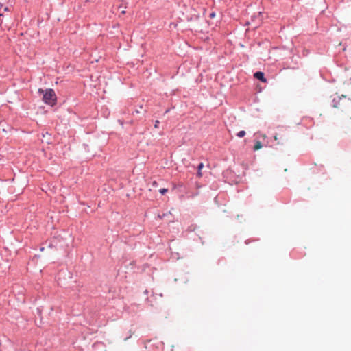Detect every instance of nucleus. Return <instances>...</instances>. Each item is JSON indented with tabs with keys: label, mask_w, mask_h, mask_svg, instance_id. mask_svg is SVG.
<instances>
[{
	"label": "nucleus",
	"mask_w": 351,
	"mask_h": 351,
	"mask_svg": "<svg viewBox=\"0 0 351 351\" xmlns=\"http://www.w3.org/2000/svg\"><path fill=\"white\" fill-rule=\"evenodd\" d=\"M38 92L40 93L43 94V101L49 105V106H54L56 103V95L54 92V90L51 88L46 89L45 90H43V89L40 88L38 90Z\"/></svg>",
	"instance_id": "1"
},
{
	"label": "nucleus",
	"mask_w": 351,
	"mask_h": 351,
	"mask_svg": "<svg viewBox=\"0 0 351 351\" xmlns=\"http://www.w3.org/2000/svg\"><path fill=\"white\" fill-rule=\"evenodd\" d=\"M254 77L263 82H266L267 80L264 77V73L261 71H257L254 74Z\"/></svg>",
	"instance_id": "2"
},
{
	"label": "nucleus",
	"mask_w": 351,
	"mask_h": 351,
	"mask_svg": "<svg viewBox=\"0 0 351 351\" xmlns=\"http://www.w3.org/2000/svg\"><path fill=\"white\" fill-rule=\"evenodd\" d=\"M203 167H204V164L202 162L199 164V165L197 167V177H199V178H201L202 176V169H203Z\"/></svg>",
	"instance_id": "3"
},
{
	"label": "nucleus",
	"mask_w": 351,
	"mask_h": 351,
	"mask_svg": "<svg viewBox=\"0 0 351 351\" xmlns=\"http://www.w3.org/2000/svg\"><path fill=\"white\" fill-rule=\"evenodd\" d=\"M262 147V143L261 141H257L256 143H255V145H254V149L255 151L256 150H258L260 149Z\"/></svg>",
	"instance_id": "4"
},
{
	"label": "nucleus",
	"mask_w": 351,
	"mask_h": 351,
	"mask_svg": "<svg viewBox=\"0 0 351 351\" xmlns=\"http://www.w3.org/2000/svg\"><path fill=\"white\" fill-rule=\"evenodd\" d=\"M245 135V132L244 130H241L237 134V136L239 138H242Z\"/></svg>",
	"instance_id": "5"
},
{
	"label": "nucleus",
	"mask_w": 351,
	"mask_h": 351,
	"mask_svg": "<svg viewBox=\"0 0 351 351\" xmlns=\"http://www.w3.org/2000/svg\"><path fill=\"white\" fill-rule=\"evenodd\" d=\"M159 191L162 195H165L167 192V189H160Z\"/></svg>",
	"instance_id": "6"
},
{
	"label": "nucleus",
	"mask_w": 351,
	"mask_h": 351,
	"mask_svg": "<svg viewBox=\"0 0 351 351\" xmlns=\"http://www.w3.org/2000/svg\"><path fill=\"white\" fill-rule=\"evenodd\" d=\"M159 123H160V122H159V121H158V120H156V121H155V124H154V128H158Z\"/></svg>",
	"instance_id": "7"
},
{
	"label": "nucleus",
	"mask_w": 351,
	"mask_h": 351,
	"mask_svg": "<svg viewBox=\"0 0 351 351\" xmlns=\"http://www.w3.org/2000/svg\"><path fill=\"white\" fill-rule=\"evenodd\" d=\"M47 136H49V134L47 132H46L45 134H43V138L47 137Z\"/></svg>",
	"instance_id": "8"
},
{
	"label": "nucleus",
	"mask_w": 351,
	"mask_h": 351,
	"mask_svg": "<svg viewBox=\"0 0 351 351\" xmlns=\"http://www.w3.org/2000/svg\"><path fill=\"white\" fill-rule=\"evenodd\" d=\"M4 10H5V11H9V9H8V7L5 8V9H4Z\"/></svg>",
	"instance_id": "9"
},
{
	"label": "nucleus",
	"mask_w": 351,
	"mask_h": 351,
	"mask_svg": "<svg viewBox=\"0 0 351 351\" xmlns=\"http://www.w3.org/2000/svg\"><path fill=\"white\" fill-rule=\"evenodd\" d=\"M215 16V14L214 13H211L210 14V17H213Z\"/></svg>",
	"instance_id": "10"
},
{
	"label": "nucleus",
	"mask_w": 351,
	"mask_h": 351,
	"mask_svg": "<svg viewBox=\"0 0 351 351\" xmlns=\"http://www.w3.org/2000/svg\"><path fill=\"white\" fill-rule=\"evenodd\" d=\"M274 139H275L276 141L278 139V137H277V136H276H276H274Z\"/></svg>",
	"instance_id": "11"
},
{
	"label": "nucleus",
	"mask_w": 351,
	"mask_h": 351,
	"mask_svg": "<svg viewBox=\"0 0 351 351\" xmlns=\"http://www.w3.org/2000/svg\"><path fill=\"white\" fill-rule=\"evenodd\" d=\"M334 108H337L338 106L336 104H333Z\"/></svg>",
	"instance_id": "12"
},
{
	"label": "nucleus",
	"mask_w": 351,
	"mask_h": 351,
	"mask_svg": "<svg viewBox=\"0 0 351 351\" xmlns=\"http://www.w3.org/2000/svg\"><path fill=\"white\" fill-rule=\"evenodd\" d=\"M3 6L2 3H0V8Z\"/></svg>",
	"instance_id": "13"
},
{
	"label": "nucleus",
	"mask_w": 351,
	"mask_h": 351,
	"mask_svg": "<svg viewBox=\"0 0 351 351\" xmlns=\"http://www.w3.org/2000/svg\"><path fill=\"white\" fill-rule=\"evenodd\" d=\"M46 141H47V143H49V141H48V139H47Z\"/></svg>",
	"instance_id": "14"
}]
</instances>
